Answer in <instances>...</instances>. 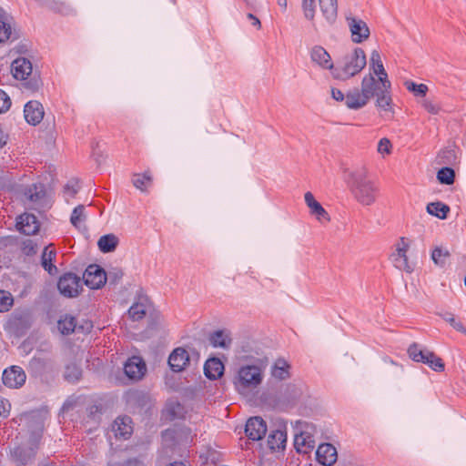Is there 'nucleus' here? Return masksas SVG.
<instances>
[{"instance_id":"nucleus-1","label":"nucleus","mask_w":466,"mask_h":466,"mask_svg":"<svg viewBox=\"0 0 466 466\" xmlns=\"http://www.w3.org/2000/svg\"><path fill=\"white\" fill-rule=\"evenodd\" d=\"M347 182L354 198L363 206H370L376 202L379 188L369 179L364 172L345 171Z\"/></svg>"},{"instance_id":"nucleus-2","label":"nucleus","mask_w":466,"mask_h":466,"mask_svg":"<svg viewBox=\"0 0 466 466\" xmlns=\"http://www.w3.org/2000/svg\"><path fill=\"white\" fill-rule=\"evenodd\" d=\"M367 59L363 49L356 47L338 62L332 71L334 78L347 80L358 75L366 66Z\"/></svg>"},{"instance_id":"nucleus-3","label":"nucleus","mask_w":466,"mask_h":466,"mask_svg":"<svg viewBox=\"0 0 466 466\" xmlns=\"http://www.w3.org/2000/svg\"><path fill=\"white\" fill-rule=\"evenodd\" d=\"M263 378L264 372L261 367L257 365L242 366L234 379V386L238 392L246 394L258 388L262 383Z\"/></svg>"},{"instance_id":"nucleus-4","label":"nucleus","mask_w":466,"mask_h":466,"mask_svg":"<svg viewBox=\"0 0 466 466\" xmlns=\"http://www.w3.org/2000/svg\"><path fill=\"white\" fill-rule=\"evenodd\" d=\"M314 426L298 420L294 425V446L298 452L309 453L315 447Z\"/></svg>"},{"instance_id":"nucleus-5","label":"nucleus","mask_w":466,"mask_h":466,"mask_svg":"<svg viewBox=\"0 0 466 466\" xmlns=\"http://www.w3.org/2000/svg\"><path fill=\"white\" fill-rule=\"evenodd\" d=\"M410 244L405 238H400L395 246V251L390 255V260L394 267L401 271L411 273L414 269L412 264L410 263L407 252Z\"/></svg>"},{"instance_id":"nucleus-6","label":"nucleus","mask_w":466,"mask_h":466,"mask_svg":"<svg viewBox=\"0 0 466 466\" xmlns=\"http://www.w3.org/2000/svg\"><path fill=\"white\" fill-rule=\"evenodd\" d=\"M57 288L65 297H76L82 289L81 279L74 273H66L60 277Z\"/></svg>"},{"instance_id":"nucleus-7","label":"nucleus","mask_w":466,"mask_h":466,"mask_svg":"<svg viewBox=\"0 0 466 466\" xmlns=\"http://www.w3.org/2000/svg\"><path fill=\"white\" fill-rule=\"evenodd\" d=\"M383 91H380L376 96V106L383 113L385 117L392 118L394 116V108L392 105V98L390 94L391 84L390 81H384L382 83Z\"/></svg>"},{"instance_id":"nucleus-8","label":"nucleus","mask_w":466,"mask_h":466,"mask_svg":"<svg viewBox=\"0 0 466 466\" xmlns=\"http://www.w3.org/2000/svg\"><path fill=\"white\" fill-rule=\"evenodd\" d=\"M83 279L90 289H100L106 282V271L96 264L89 265L84 272Z\"/></svg>"},{"instance_id":"nucleus-9","label":"nucleus","mask_w":466,"mask_h":466,"mask_svg":"<svg viewBox=\"0 0 466 466\" xmlns=\"http://www.w3.org/2000/svg\"><path fill=\"white\" fill-rule=\"evenodd\" d=\"M2 380L6 387L19 389L25 384L26 374L21 367L12 366L4 370Z\"/></svg>"},{"instance_id":"nucleus-10","label":"nucleus","mask_w":466,"mask_h":466,"mask_svg":"<svg viewBox=\"0 0 466 466\" xmlns=\"http://www.w3.org/2000/svg\"><path fill=\"white\" fill-rule=\"evenodd\" d=\"M346 20L354 43H361L369 38L370 29L363 20L353 16H346Z\"/></svg>"},{"instance_id":"nucleus-11","label":"nucleus","mask_w":466,"mask_h":466,"mask_svg":"<svg viewBox=\"0 0 466 466\" xmlns=\"http://www.w3.org/2000/svg\"><path fill=\"white\" fill-rule=\"evenodd\" d=\"M147 371V366L142 358L133 356L124 365V372L127 377L133 380H141Z\"/></svg>"},{"instance_id":"nucleus-12","label":"nucleus","mask_w":466,"mask_h":466,"mask_svg":"<svg viewBox=\"0 0 466 466\" xmlns=\"http://www.w3.org/2000/svg\"><path fill=\"white\" fill-rule=\"evenodd\" d=\"M304 199L307 207L309 208L311 216L315 217V218L321 224L329 222L330 217L329 213L324 209L320 203L315 199V197L311 192H306Z\"/></svg>"},{"instance_id":"nucleus-13","label":"nucleus","mask_w":466,"mask_h":466,"mask_svg":"<svg viewBox=\"0 0 466 466\" xmlns=\"http://www.w3.org/2000/svg\"><path fill=\"white\" fill-rule=\"evenodd\" d=\"M245 432L249 440L259 441L266 435L267 424L260 417L250 418L246 423Z\"/></svg>"},{"instance_id":"nucleus-14","label":"nucleus","mask_w":466,"mask_h":466,"mask_svg":"<svg viewBox=\"0 0 466 466\" xmlns=\"http://www.w3.org/2000/svg\"><path fill=\"white\" fill-rule=\"evenodd\" d=\"M44 107L42 104L36 100L29 101L24 108V115L26 122L35 126L39 124L44 117Z\"/></svg>"},{"instance_id":"nucleus-15","label":"nucleus","mask_w":466,"mask_h":466,"mask_svg":"<svg viewBox=\"0 0 466 466\" xmlns=\"http://www.w3.org/2000/svg\"><path fill=\"white\" fill-rule=\"evenodd\" d=\"M189 363V354L183 348L175 349L169 355L168 364L175 372L182 371Z\"/></svg>"},{"instance_id":"nucleus-16","label":"nucleus","mask_w":466,"mask_h":466,"mask_svg":"<svg viewBox=\"0 0 466 466\" xmlns=\"http://www.w3.org/2000/svg\"><path fill=\"white\" fill-rule=\"evenodd\" d=\"M310 59L323 69L334 71V65L329 54L320 46H315L310 50Z\"/></svg>"},{"instance_id":"nucleus-17","label":"nucleus","mask_w":466,"mask_h":466,"mask_svg":"<svg viewBox=\"0 0 466 466\" xmlns=\"http://www.w3.org/2000/svg\"><path fill=\"white\" fill-rule=\"evenodd\" d=\"M32 70V63L25 57H18L12 62L11 71L15 79L26 80Z\"/></svg>"},{"instance_id":"nucleus-18","label":"nucleus","mask_w":466,"mask_h":466,"mask_svg":"<svg viewBox=\"0 0 466 466\" xmlns=\"http://www.w3.org/2000/svg\"><path fill=\"white\" fill-rule=\"evenodd\" d=\"M316 458L320 464L331 466L337 461L336 448L330 443H322L316 451Z\"/></svg>"},{"instance_id":"nucleus-19","label":"nucleus","mask_w":466,"mask_h":466,"mask_svg":"<svg viewBox=\"0 0 466 466\" xmlns=\"http://www.w3.org/2000/svg\"><path fill=\"white\" fill-rule=\"evenodd\" d=\"M376 76L372 74L366 75L361 81V90L370 99L379 95L380 91H383L382 82H380V76L375 78Z\"/></svg>"},{"instance_id":"nucleus-20","label":"nucleus","mask_w":466,"mask_h":466,"mask_svg":"<svg viewBox=\"0 0 466 466\" xmlns=\"http://www.w3.org/2000/svg\"><path fill=\"white\" fill-rule=\"evenodd\" d=\"M370 98L359 88H353L346 94V106L350 109L358 110L364 107Z\"/></svg>"},{"instance_id":"nucleus-21","label":"nucleus","mask_w":466,"mask_h":466,"mask_svg":"<svg viewBox=\"0 0 466 466\" xmlns=\"http://www.w3.org/2000/svg\"><path fill=\"white\" fill-rule=\"evenodd\" d=\"M19 230L27 236L35 235L38 232L40 225L36 217L33 214L25 213L19 217L17 222Z\"/></svg>"},{"instance_id":"nucleus-22","label":"nucleus","mask_w":466,"mask_h":466,"mask_svg":"<svg viewBox=\"0 0 466 466\" xmlns=\"http://www.w3.org/2000/svg\"><path fill=\"white\" fill-rule=\"evenodd\" d=\"M321 14L329 25H333L338 16L337 0H319Z\"/></svg>"},{"instance_id":"nucleus-23","label":"nucleus","mask_w":466,"mask_h":466,"mask_svg":"<svg viewBox=\"0 0 466 466\" xmlns=\"http://www.w3.org/2000/svg\"><path fill=\"white\" fill-rule=\"evenodd\" d=\"M131 419L127 416L117 418L113 424V431L116 437L127 439L133 431Z\"/></svg>"},{"instance_id":"nucleus-24","label":"nucleus","mask_w":466,"mask_h":466,"mask_svg":"<svg viewBox=\"0 0 466 466\" xmlns=\"http://www.w3.org/2000/svg\"><path fill=\"white\" fill-rule=\"evenodd\" d=\"M224 371V365L218 358L208 360L204 365V373L210 380L220 378Z\"/></svg>"},{"instance_id":"nucleus-25","label":"nucleus","mask_w":466,"mask_h":466,"mask_svg":"<svg viewBox=\"0 0 466 466\" xmlns=\"http://www.w3.org/2000/svg\"><path fill=\"white\" fill-rule=\"evenodd\" d=\"M56 256V253L52 245L46 247L41 256V265L50 275H56L57 273V268L53 264Z\"/></svg>"},{"instance_id":"nucleus-26","label":"nucleus","mask_w":466,"mask_h":466,"mask_svg":"<svg viewBox=\"0 0 466 466\" xmlns=\"http://www.w3.org/2000/svg\"><path fill=\"white\" fill-rule=\"evenodd\" d=\"M370 66L373 70V74L376 76H382L380 77V82L384 81H390L388 78V74L384 68V66L381 61V57L380 53L377 50H373L370 55Z\"/></svg>"},{"instance_id":"nucleus-27","label":"nucleus","mask_w":466,"mask_h":466,"mask_svg":"<svg viewBox=\"0 0 466 466\" xmlns=\"http://www.w3.org/2000/svg\"><path fill=\"white\" fill-rule=\"evenodd\" d=\"M26 199L32 204H40L46 196L45 187L42 184H33L25 190Z\"/></svg>"},{"instance_id":"nucleus-28","label":"nucleus","mask_w":466,"mask_h":466,"mask_svg":"<svg viewBox=\"0 0 466 466\" xmlns=\"http://www.w3.org/2000/svg\"><path fill=\"white\" fill-rule=\"evenodd\" d=\"M287 442V433L282 430L272 431L268 438V445L270 450L284 449Z\"/></svg>"},{"instance_id":"nucleus-29","label":"nucleus","mask_w":466,"mask_h":466,"mask_svg":"<svg viewBox=\"0 0 466 466\" xmlns=\"http://www.w3.org/2000/svg\"><path fill=\"white\" fill-rule=\"evenodd\" d=\"M86 207L83 205H78L73 209L71 214L70 222L72 225L79 230L85 231L86 230Z\"/></svg>"},{"instance_id":"nucleus-30","label":"nucleus","mask_w":466,"mask_h":466,"mask_svg":"<svg viewBox=\"0 0 466 466\" xmlns=\"http://www.w3.org/2000/svg\"><path fill=\"white\" fill-rule=\"evenodd\" d=\"M35 451L33 448L25 449L16 447L13 450L12 455L18 465H26L34 458Z\"/></svg>"},{"instance_id":"nucleus-31","label":"nucleus","mask_w":466,"mask_h":466,"mask_svg":"<svg viewBox=\"0 0 466 466\" xmlns=\"http://www.w3.org/2000/svg\"><path fill=\"white\" fill-rule=\"evenodd\" d=\"M209 342L214 348L227 349L231 343V339L228 332L217 330L210 334Z\"/></svg>"},{"instance_id":"nucleus-32","label":"nucleus","mask_w":466,"mask_h":466,"mask_svg":"<svg viewBox=\"0 0 466 466\" xmlns=\"http://www.w3.org/2000/svg\"><path fill=\"white\" fill-rule=\"evenodd\" d=\"M147 298L140 299L139 301L135 302L128 309V316L134 321L142 319L147 313Z\"/></svg>"},{"instance_id":"nucleus-33","label":"nucleus","mask_w":466,"mask_h":466,"mask_svg":"<svg viewBox=\"0 0 466 466\" xmlns=\"http://www.w3.org/2000/svg\"><path fill=\"white\" fill-rule=\"evenodd\" d=\"M132 184L133 186L139 189L142 192L147 191V189L152 184V176L149 171H146L142 174L136 173L132 177Z\"/></svg>"},{"instance_id":"nucleus-34","label":"nucleus","mask_w":466,"mask_h":466,"mask_svg":"<svg viewBox=\"0 0 466 466\" xmlns=\"http://www.w3.org/2000/svg\"><path fill=\"white\" fill-rule=\"evenodd\" d=\"M117 244L118 238L114 234L104 235L97 241L99 249L104 253L114 251Z\"/></svg>"},{"instance_id":"nucleus-35","label":"nucleus","mask_w":466,"mask_h":466,"mask_svg":"<svg viewBox=\"0 0 466 466\" xmlns=\"http://www.w3.org/2000/svg\"><path fill=\"white\" fill-rule=\"evenodd\" d=\"M289 365L284 360H278L271 369V375L279 380H286L289 377Z\"/></svg>"},{"instance_id":"nucleus-36","label":"nucleus","mask_w":466,"mask_h":466,"mask_svg":"<svg viewBox=\"0 0 466 466\" xmlns=\"http://www.w3.org/2000/svg\"><path fill=\"white\" fill-rule=\"evenodd\" d=\"M427 211L441 219H444L447 218V215L450 211L449 206L441 203V202H432L428 204Z\"/></svg>"},{"instance_id":"nucleus-37","label":"nucleus","mask_w":466,"mask_h":466,"mask_svg":"<svg viewBox=\"0 0 466 466\" xmlns=\"http://www.w3.org/2000/svg\"><path fill=\"white\" fill-rule=\"evenodd\" d=\"M59 331L64 335H68L76 329V319L72 316L66 315L57 322Z\"/></svg>"},{"instance_id":"nucleus-38","label":"nucleus","mask_w":466,"mask_h":466,"mask_svg":"<svg viewBox=\"0 0 466 466\" xmlns=\"http://www.w3.org/2000/svg\"><path fill=\"white\" fill-rule=\"evenodd\" d=\"M450 255L449 250L436 247L431 252V259L436 266L444 268Z\"/></svg>"},{"instance_id":"nucleus-39","label":"nucleus","mask_w":466,"mask_h":466,"mask_svg":"<svg viewBox=\"0 0 466 466\" xmlns=\"http://www.w3.org/2000/svg\"><path fill=\"white\" fill-rule=\"evenodd\" d=\"M82 375V370L79 365L71 363L66 365L65 370V379L69 382L77 381Z\"/></svg>"},{"instance_id":"nucleus-40","label":"nucleus","mask_w":466,"mask_h":466,"mask_svg":"<svg viewBox=\"0 0 466 466\" xmlns=\"http://www.w3.org/2000/svg\"><path fill=\"white\" fill-rule=\"evenodd\" d=\"M442 319L448 322L454 329L466 335V328L464 327L461 319L454 314L446 312L441 315Z\"/></svg>"},{"instance_id":"nucleus-41","label":"nucleus","mask_w":466,"mask_h":466,"mask_svg":"<svg viewBox=\"0 0 466 466\" xmlns=\"http://www.w3.org/2000/svg\"><path fill=\"white\" fill-rule=\"evenodd\" d=\"M455 173L451 167L441 168L437 173V178L441 184L451 185L454 182Z\"/></svg>"},{"instance_id":"nucleus-42","label":"nucleus","mask_w":466,"mask_h":466,"mask_svg":"<svg viewBox=\"0 0 466 466\" xmlns=\"http://www.w3.org/2000/svg\"><path fill=\"white\" fill-rule=\"evenodd\" d=\"M316 0H301V8L304 17L307 20L313 21L316 15Z\"/></svg>"},{"instance_id":"nucleus-43","label":"nucleus","mask_w":466,"mask_h":466,"mask_svg":"<svg viewBox=\"0 0 466 466\" xmlns=\"http://www.w3.org/2000/svg\"><path fill=\"white\" fill-rule=\"evenodd\" d=\"M405 86L410 92L413 93L414 96H425L428 91V86L425 84H416L412 81H407L405 83Z\"/></svg>"},{"instance_id":"nucleus-44","label":"nucleus","mask_w":466,"mask_h":466,"mask_svg":"<svg viewBox=\"0 0 466 466\" xmlns=\"http://www.w3.org/2000/svg\"><path fill=\"white\" fill-rule=\"evenodd\" d=\"M12 295L5 290H0V312H6L13 305Z\"/></svg>"},{"instance_id":"nucleus-45","label":"nucleus","mask_w":466,"mask_h":466,"mask_svg":"<svg viewBox=\"0 0 466 466\" xmlns=\"http://www.w3.org/2000/svg\"><path fill=\"white\" fill-rule=\"evenodd\" d=\"M80 185L77 180H70L65 187H64V195L66 200L69 198H72L76 196V194L79 191Z\"/></svg>"},{"instance_id":"nucleus-46","label":"nucleus","mask_w":466,"mask_h":466,"mask_svg":"<svg viewBox=\"0 0 466 466\" xmlns=\"http://www.w3.org/2000/svg\"><path fill=\"white\" fill-rule=\"evenodd\" d=\"M420 105L428 113L432 115H437L441 111L440 104L437 101L431 98H424L420 102Z\"/></svg>"},{"instance_id":"nucleus-47","label":"nucleus","mask_w":466,"mask_h":466,"mask_svg":"<svg viewBox=\"0 0 466 466\" xmlns=\"http://www.w3.org/2000/svg\"><path fill=\"white\" fill-rule=\"evenodd\" d=\"M438 158L441 159V163L452 164L456 161L457 156L455 150L452 148H447L442 150L439 155Z\"/></svg>"},{"instance_id":"nucleus-48","label":"nucleus","mask_w":466,"mask_h":466,"mask_svg":"<svg viewBox=\"0 0 466 466\" xmlns=\"http://www.w3.org/2000/svg\"><path fill=\"white\" fill-rule=\"evenodd\" d=\"M429 360L427 365L435 371L444 370V363L441 358L435 355L433 352L428 355Z\"/></svg>"},{"instance_id":"nucleus-49","label":"nucleus","mask_w":466,"mask_h":466,"mask_svg":"<svg viewBox=\"0 0 466 466\" xmlns=\"http://www.w3.org/2000/svg\"><path fill=\"white\" fill-rule=\"evenodd\" d=\"M123 275L124 274H123L122 269H120L118 268H114L108 270L107 272H106V281L110 285H116L122 279Z\"/></svg>"},{"instance_id":"nucleus-50","label":"nucleus","mask_w":466,"mask_h":466,"mask_svg":"<svg viewBox=\"0 0 466 466\" xmlns=\"http://www.w3.org/2000/svg\"><path fill=\"white\" fill-rule=\"evenodd\" d=\"M391 149H392V144L389 138L383 137L379 141L378 147H377V151L382 157H384L386 155H390L391 153Z\"/></svg>"},{"instance_id":"nucleus-51","label":"nucleus","mask_w":466,"mask_h":466,"mask_svg":"<svg viewBox=\"0 0 466 466\" xmlns=\"http://www.w3.org/2000/svg\"><path fill=\"white\" fill-rule=\"evenodd\" d=\"M37 250L36 244L32 239H26L22 244V251L26 256L35 254Z\"/></svg>"},{"instance_id":"nucleus-52","label":"nucleus","mask_w":466,"mask_h":466,"mask_svg":"<svg viewBox=\"0 0 466 466\" xmlns=\"http://www.w3.org/2000/svg\"><path fill=\"white\" fill-rule=\"evenodd\" d=\"M11 35V25L0 20V43L9 39Z\"/></svg>"},{"instance_id":"nucleus-53","label":"nucleus","mask_w":466,"mask_h":466,"mask_svg":"<svg viewBox=\"0 0 466 466\" xmlns=\"http://www.w3.org/2000/svg\"><path fill=\"white\" fill-rule=\"evenodd\" d=\"M175 434L177 437L182 435V434H184L186 436V441H187L188 440L187 435L191 434V431L188 428H183V429L180 430V433L178 434V433L175 432V431L167 430L165 432H163V439L167 440V439L174 438Z\"/></svg>"},{"instance_id":"nucleus-54","label":"nucleus","mask_w":466,"mask_h":466,"mask_svg":"<svg viewBox=\"0 0 466 466\" xmlns=\"http://www.w3.org/2000/svg\"><path fill=\"white\" fill-rule=\"evenodd\" d=\"M182 410L179 403L170 404L166 407L165 412L169 420H173L177 417V413Z\"/></svg>"},{"instance_id":"nucleus-55","label":"nucleus","mask_w":466,"mask_h":466,"mask_svg":"<svg viewBox=\"0 0 466 466\" xmlns=\"http://www.w3.org/2000/svg\"><path fill=\"white\" fill-rule=\"evenodd\" d=\"M11 106V100L8 95L0 90V113L5 112Z\"/></svg>"},{"instance_id":"nucleus-56","label":"nucleus","mask_w":466,"mask_h":466,"mask_svg":"<svg viewBox=\"0 0 466 466\" xmlns=\"http://www.w3.org/2000/svg\"><path fill=\"white\" fill-rule=\"evenodd\" d=\"M11 410V404L8 401V400L0 397V419L1 418H6Z\"/></svg>"},{"instance_id":"nucleus-57","label":"nucleus","mask_w":466,"mask_h":466,"mask_svg":"<svg viewBox=\"0 0 466 466\" xmlns=\"http://www.w3.org/2000/svg\"><path fill=\"white\" fill-rule=\"evenodd\" d=\"M421 350L422 348L420 347V345H419L418 343H413L409 347L408 354L412 360L417 361L419 356L420 355Z\"/></svg>"},{"instance_id":"nucleus-58","label":"nucleus","mask_w":466,"mask_h":466,"mask_svg":"<svg viewBox=\"0 0 466 466\" xmlns=\"http://www.w3.org/2000/svg\"><path fill=\"white\" fill-rule=\"evenodd\" d=\"M40 86L41 81L35 77L32 78L31 80L25 83V87L32 92L37 91Z\"/></svg>"},{"instance_id":"nucleus-59","label":"nucleus","mask_w":466,"mask_h":466,"mask_svg":"<svg viewBox=\"0 0 466 466\" xmlns=\"http://www.w3.org/2000/svg\"><path fill=\"white\" fill-rule=\"evenodd\" d=\"M331 96L336 101H345L346 102V95L342 93L339 89L332 88L331 89Z\"/></svg>"},{"instance_id":"nucleus-60","label":"nucleus","mask_w":466,"mask_h":466,"mask_svg":"<svg viewBox=\"0 0 466 466\" xmlns=\"http://www.w3.org/2000/svg\"><path fill=\"white\" fill-rule=\"evenodd\" d=\"M431 353H432V351H430L428 350H423L422 349L421 351H420V355L418 358L417 362H421V363L426 364L428 360H429L428 355L431 354Z\"/></svg>"},{"instance_id":"nucleus-61","label":"nucleus","mask_w":466,"mask_h":466,"mask_svg":"<svg viewBox=\"0 0 466 466\" xmlns=\"http://www.w3.org/2000/svg\"><path fill=\"white\" fill-rule=\"evenodd\" d=\"M431 353H432V351H430L428 350H423L422 349L421 351H420V355L418 358L417 362H421V363L426 364L428 360H429L428 355L431 354Z\"/></svg>"},{"instance_id":"nucleus-62","label":"nucleus","mask_w":466,"mask_h":466,"mask_svg":"<svg viewBox=\"0 0 466 466\" xmlns=\"http://www.w3.org/2000/svg\"><path fill=\"white\" fill-rule=\"evenodd\" d=\"M248 19L251 22V25L256 27L257 29H259L260 26H261V23L259 21V19L255 16L254 15L252 14H248L247 15Z\"/></svg>"},{"instance_id":"nucleus-63","label":"nucleus","mask_w":466,"mask_h":466,"mask_svg":"<svg viewBox=\"0 0 466 466\" xmlns=\"http://www.w3.org/2000/svg\"><path fill=\"white\" fill-rule=\"evenodd\" d=\"M125 466H143L141 461L137 460V459H133V460H128Z\"/></svg>"},{"instance_id":"nucleus-64","label":"nucleus","mask_w":466,"mask_h":466,"mask_svg":"<svg viewBox=\"0 0 466 466\" xmlns=\"http://www.w3.org/2000/svg\"><path fill=\"white\" fill-rule=\"evenodd\" d=\"M277 4L285 11L288 6L287 0H277Z\"/></svg>"}]
</instances>
